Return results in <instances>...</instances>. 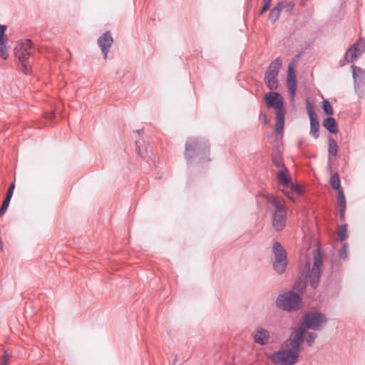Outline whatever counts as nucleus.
Masks as SVG:
<instances>
[{"label": "nucleus", "instance_id": "obj_1", "mask_svg": "<svg viewBox=\"0 0 365 365\" xmlns=\"http://www.w3.org/2000/svg\"><path fill=\"white\" fill-rule=\"evenodd\" d=\"M210 145L203 138L191 137L185 143V158L190 163L195 158H198V162L202 163L209 161Z\"/></svg>", "mask_w": 365, "mask_h": 365}, {"label": "nucleus", "instance_id": "obj_2", "mask_svg": "<svg viewBox=\"0 0 365 365\" xmlns=\"http://www.w3.org/2000/svg\"><path fill=\"white\" fill-rule=\"evenodd\" d=\"M268 108L276 110L274 129L277 133L282 134L285 123V110L282 96L277 92H269L264 96Z\"/></svg>", "mask_w": 365, "mask_h": 365}, {"label": "nucleus", "instance_id": "obj_3", "mask_svg": "<svg viewBox=\"0 0 365 365\" xmlns=\"http://www.w3.org/2000/svg\"><path fill=\"white\" fill-rule=\"evenodd\" d=\"M31 44V40L25 39L14 48L15 56L19 64V70L24 74H29L31 70V53L30 49Z\"/></svg>", "mask_w": 365, "mask_h": 365}, {"label": "nucleus", "instance_id": "obj_4", "mask_svg": "<svg viewBox=\"0 0 365 365\" xmlns=\"http://www.w3.org/2000/svg\"><path fill=\"white\" fill-rule=\"evenodd\" d=\"M327 322L324 314L319 312H311L305 313L302 318L299 328H302L307 334V329H310L314 331H319Z\"/></svg>", "mask_w": 365, "mask_h": 365}, {"label": "nucleus", "instance_id": "obj_5", "mask_svg": "<svg viewBox=\"0 0 365 365\" xmlns=\"http://www.w3.org/2000/svg\"><path fill=\"white\" fill-rule=\"evenodd\" d=\"M302 298L299 294L292 292H287L279 294L276 300V305L280 309L287 312L297 311L300 309Z\"/></svg>", "mask_w": 365, "mask_h": 365}, {"label": "nucleus", "instance_id": "obj_6", "mask_svg": "<svg viewBox=\"0 0 365 365\" xmlns=\"http://www.w3.org/2000/svg\"><path fill=\"white\" fill-rule=\"evenodd\" d=\"M274 254L273 269L278 274L285 272L287 266V252L279 242H274L272 246Z\"/></svg>", "mask_w": 365, "mask_h": 365}, {"label": "nucleus", "instance_id": "obj_7", "mask_svg": "<svg viewBox=\"0 0 365 365\" xmlns=\"http://www.w3.org/2000/svg\"><path fill=\"white\" fill-rule=\"evenodd\" d=\"M271 202L274 207L273 214L272 226L276 231H281L286 225L287 210L284 204L279 202L275 198H272Z\"/></svg>", "mask_w": 365, "mask_h": 365}, {"label": "nucleus", "instance_id": "obj_8", "mask_svg": "<svg viewBox=\"0 0 365 365\" xmlns=\"http://www.w3.org/2000/svg\"><path fill=\"white\" fill-rule=\"evenodd\" d=\"M322 265V254L319 248H317L314 253V262L312 269L306 276V278L309 281L310 285L312 288L315 289L319 284L321 276V267Z\"/></svg>", "mask_w": 365, "mask_h": 365}, {"label": "nucleus", "instance_id": "obj_9", "mask_svg": "<svg viewBox=\"0 0 365 365\" xmlns=\"http://www.w3.org/2000/svg\"><path fill=\"white\" fill-rule=\"evenodd\" d=\"M305 331L302 328H297L290 335L289 338L287 339L284 345L287 349L293 351L299 356L301 351V346L304 341Z\"/></svg>", "mask_w": 365, "mask_h": 365}, {"label": "nucleus", "instance_id": "obj_10", "mask_svg": "<svg viewBox=\"0 0 365 365\" xmlns=\"http://www.w3.org/2000/svg\"><path fill=\"white\" fill-rule=\"evenodd\" d=\"M299 356L288 349L274 352L269 357L272 361L279 365H294Z\"/></svg>", "mask_w": 365, "mask_h": 365}, {"label": "nucleus", "instance_id": "obj_11", "mask_svg": "<svg viewBox=\"0 0 365 365\" xmlns=\"http://www.w3.org/2000/svg\"><path fill=\"white\" fill-rule=\"evenodd\" d=\"M365 51V41L361 39L353 44L346 52L345 59L352 63L357 57Z\"/></svg>", "mask_w": 365, "mask_h": 365}, {"label": "nucleus", "instance_id": "obj_12", "mask_svg": "<svg viewBox=\"0 0 365 365\" xmlns=\"http://www.w3.org/2000/svg\"><path fill=\"white\" fill-rule=\"evenodd\" d=\"M307 110L310 120V135L315 139H317L319 136V123L317 115L314 112L312 104L309 101L307 102Z\"/></svg>", "mask_w": 365, "mask_h": 365}, {"label": "nucleus", "instance_id": "obj_13", "mask_svg": "<svg viewBox=\"0 0 365 365\" xmlns=\"http://www.w3.org/2000/svg\"><path fill=\"white\" fill-rule=\"evenodd\" d=\"M113 43V38L110 31L105 32L98 39V44L101 48V52L105 60L108 58V53Z\"/></svg>", "mask_w": 365, "mask_h": 365}, {"label": "nucleus", "instance_id": "obj_14", "mask_svg": "<svg viewBox=\"0 0 365 365\" xmlns=\"http://www.w3.org/2000/svg\"><path fill=\"white\" fill-rule=\"evenodd\" d=\"M356 89H359L365 85V70L355 65L351 66Z\"/></svg>", "mask_w": 365, "mask_h": 365}, {"label": "nucleus", "instance_id": "obj_15", "mask_svg": "<svg viewBox=\"0 0 365 365\" xmlns=\"http://www.w3.org/2000/svg\"><path fill=\"white\" fill-rule=\"evenodd\" d=\"M287 88L292 97H294L297 91V79L294 65L289 63L288 66V76L287 79Z\"/></svg>", "mask_w": 365, "mask_h": 365}, {"label": "nucleus", "instance_id": "obj_16", "mask_svg": "<svg viewBox=\"0 0 365 365\" xmlns=\"http://www.w3.org/2000/svg\"><path fill=\"white\" fill-rule=\"evenodd\" d=\"M269 337V332L268 330L261 327H258L256 329V333L254 335V341L255 343L262 346L268 342Z\"/></svg>", "mask_w": 365, "mask_h": 365}, {"label": "nucleus", "instance_id": "obj_17", "mask_svg": "<svg viewBox=\"0 0 365 365\" xmlns=\"http://www.w3.org/2000/svg\"><path fill=\"white\" fill-rule=\"evenodd\" d=\"M282 66V61L280 58H277L275 60L272 61L268 66L265 76H277Z\"/></svg>", "mask_w": 365, "mask_h": 365}, {"label": "nucleus", "instance_id": "obj_18", "mask_svg": "<svg viewBox=\"0 0 365 365\" xmlns=\"http://www.w3.org/2000/svg\"><path fill=\"white\" fill-rule=\"evenodd\" d=\"M283 8H284V1H280L270 11L269 19L272 23H274L278 20Z\"/></svg>", "mask_w": 365, "mask_h": 365}, {"label": "nucleus", "instance_id": "obj_19", "mask_svg": "<svg viewBox=\"0 0 365 365\" xmlns=\"http://www.w3.org/2000/svg\"><path fill=\"white\" fill-rule=\"evenodd\" d=\"M323 125L330 133L336 134L338 131L336 122L332 117L325 118Z\"/></svg>", "mask_w": 365, "mask_h": 365}, {"label": "nucleus", "instance_id": "obj_20", "mask_svg": "<svg viewBox=\"0 0 365 365\" xmlns=\"http://www.w3.org/2000/svg\"><path fill=\"white\" fill-rule=\"evenodd\" d=\"M264 82L267 87L272 91L276 90L278 88L279 82L277 80V76L264 75Z\"/></svg>", "mask_w": 365, "mask_h": 365}, {"label": "nucleus", "instance_id": "obj_21", "mask_svg": "<svg viewBox=\"0 0 365 365\" xmlns=\"http://www.w3.org/2000/svg\"><path fill=\"white\" fill-rule=\"evenodd\" d=\"M329 185L331 187L336 191L341 190L340 185V179L337 173H334L329 179Z\"/></svg>", "mask_w": 365, "mask_h": 365}, {"label": "nucleus", "instance_id": "obj_22", "mask_svg": "<svg viewBox=\"0 0 365 365\" xmlns=\"http://www.w3.org/2000/svg\"><path fill=\"white\" fill-rule=\"evenodd\" d=\"M328 144H329V148H328V153L329 155L336 156L337 155V144L336 142L334 140V139L329 136L328 138Z\"/></svg>", "mask_w": 365, "mask_h": 365}, {"label": "nucleus", "instance_id": "obj_23", "mask_svg": "<svg viewBox=\"0 0 365 365\" xmlns=\"http://www.w3.org/2000/svg\"><path fill=\"white\" fill-rule=\"evenodd\" d=\"M288 172V170H278L277 171V179L280 182V183L283 185H287L290 183L291 180L286 176V173Z\"/></svg>", "mask_w": 365, "mask_h": 365}, {"label": "nucleus", "instance_id": "obj_24", "mask_svg": "<svg viewBox=\"0 0 365 365\" xmlns=\"http://www.w3.org/2000/svg\"><path fill=\"white\" fill-rule=\"evenodd\" d=\"M347 225H341L340 227H339V230L337 232V235H338V240L341 242H342L343 241H344L346 237H347V235H346V232H347Z\"/></svg>", "mask_w": 365, "mask_h": 365}, {"label": "nucleus", "instance_id": "obj_25", "mask_svg": "<svg viewBox=\"0 0 365 365\" xmlns=\"http://www.w3.org/2000/svg\"><path fill=\"white\" fill-rule=\"evenodd\" d=\"M337 205L339 207H346V198L343 190L337 191Z\"/></svg>", "mask_w": 365, "mask_h": 365}, {"label": "nucleus", "instance_id": "obj_26", "mask_svg": "<svg viewBox=\"0 0 365 365\" xmlns=\"http://www.w3.org/2000/svg\"><path fill=\"white\" fill-rule=\"evenodd\" d=\"M322 109L324 112V113L327 115H331L333 114V109L332 107L327 100H324L322 101Z\"/></svg>", "mask_w": 365, "mask_h": 365}, {"label": "nucleus", "instance_id": "obj_27", "mask_svg": "<svg viewBox=\"0 0 365 365\" xmlns=\"http://www.w3.org/2000/svg\"><path fill=\"white\" fill-rule=\"evenodd\" d=\"M9 46L7 44H1L0 45V57L6 60L9 57Z\"/></svg>", "mask_w": 365, "mask_h": 365}, {"label": "nucleus", "instance_id": "obj_28", "mask_svg": "<svg viewBox=\"0 0 365 365\" xmlns=\"http://www.w3.org/2000/svg\"><path fill=\"white\" fill-rule=\"evenodd\" d=\"M272 160L273 163L275 165L277 168H279V170H287V168L285 167L284 162L280 157H274L272 158Z\"/></svg>", "mask_w": 365, "mask_h": 365}, {"label": "nucleus", "instance_id": "obj_29", "mask_svg": "<svg viewBox=\"0 0 365 365\" xmlns=\"http://www.w3.org/2000/svg\"><path fill=\"white\" fill-rule=\"evenodd\" d=\"M348 246L346 243L343 244L342 247L339 251V256L344 259H346L348 258Z\"/></svg>", "mask_w": 365, "mask_h": 365}, {"label": "nucleus", "instance_id": "obj_30", "mask_svg": "<svg viewBox=\"0 0 365 365\" xmlns=\"http://www.w3.org/2000/svg\"><path fill=\"white\" fill-rule=\"evenodd\" d=\"M317 334H315L314 332H308L307 333V336L306 338V342L309 346H312L315 339L317 338Z\"/></svg>", "mask_w": 365, "mask_h": 365}, {"label": "nucleus", "instance_id": "obj_31", "mask_svg": "<svg viewBox=\"0 0 365 365\" xmlns=\"http://www.w3.org/2000/svg\"><path fill=\"white\" fill-rule=\"evenodd\" d=\"M11 356L6 351H4V355L2 356L0 360V365H8V363L11 359Z\"/></svg>", "mask_w": 365, "mask_h": 365}, {"label": "nucleus", "instance_id": "obj_32", "mask_svg": "<svg viewBox=\"0 0 365 365\" xmlns=\"http://www.w3.org/2000/svg\"><path fill=\"white\" fill-rule=\"evenodd\" d=\"M140 144H141V140H137L135 141V146H136V151L138 152V154L140 156V157H144L143 155V153L142 151V150L140 149Z\"/></svg>", "mask_w": 365, "mask_h": 365}, {"label": "nucleus", "instance_id": "obj_33", "mask_svg": "<svg viewBox=\"0 0 365 365\" xmlns=\"http://www.w3.org/2000/svg\"><path fill=\"white\" fill-rule=\"evenodd\" d=\"M14 187H15L14 182H12L10 185V186H9L8 190H7L6 195V197L11 198V197L13 195Z\"/></svg>", "mask_w": 365, "mask_h": 365}, {"label": "nucleus", "instance_id": "obj_34", "mask_svg": "<svg viewBox=\"0 0 365 365\" xmlns=\"http://www.w3.org/2000/svg\"><path fill=\"white\" fill-rule=\"evenodd\" d=\"M291 191L296 192L297 194H301V188L298 185L292 184Z\"/></svg>", "mask_w": 365, "mask_h": 365}, {"label": "nucleus", "instance_id": "obj_35", "mask_svg": "<svg viewBox=\"0 0 365 365\" xmlns=\"http://www.w3.org/2000/svg\"><path fill=\"white\" fill-rule=\"evenodd\" d=\"M259 118L263 120L264 125H267L269 122L267 115L265 113H260Z\"/></svg>", "mask_w": 365, "mask_h": 365}, {"label": "nucleus", "instance_id": "obj_36", "mask_svg": "<svg viewBox=\"0 0 365 365\" xmlns=\"http://www.w3.org/2000/svg\"><path fill=\"white\" fill-rule=\"evenodd\" d=\"M1 44L8 45V37L6 35L0 36V45Z\"/></svg>", "mask_w": 365, "mask_h": 365}, {"label": "nucleus", "instance_id": "obj_37", "mask_svg": "<svg viewBox=\"0 0 365 365\" xmlns=\"http://www.w3.org/2000/svg\"><path fill=\"white\" fill-rule=\"evenodd\" d=\"M339 217L341 220H344L346 207H339Z\"/></svg>", "mask_w": 365, "mask_h": 365}, {"label": "nucleus", "instance_id": "obj_38", "mask_svg": "<svg viewBox=\"0 0 365 365\" xmlns=\"http://www.w3.org/2000/svg\"><path fill=\"white\" fill-rule=\"evenodd\" d=\"M294 289H298V290L303 289L304 288V284L303 283L299 282H297L294 284Z\"/></svg>", "mask_w": 365, "mask_h": 365}, {"label": "nucleus", "instance_id": "obj_39", "mask_svg": "<svg viewBox=\"0 0 365 365\" xmlns=\"http://www.w3.org/2000/svg\"><path fill=\"white\" fill-rule=\"evenodd\" d=\"M269 9V6L263 4L262 9L259 11V15H262Z\"/></svg>", "mask_w": 365, "mask_h": 365}, {"label": "nucleus", "instance_id": "obj_40", "mask_svg": "<svg viewBox=\"0 0 365 365\" xmlns=\"http://www.w3.org/2000/svg\"><path fill=\"white\" fill-rule=\"evenodd\" d=\"M11 198L6 197L4 200L3 201V203H2L1 206L6 207L8 208V207L9 205V203H10V201H11Z\"/></svg>", "mask_w": 365, "mask_h": 365}, {"label": "nucleus", "instance_id": "obj_41", "mask_svg": "<svg viewBox=\"0 0 365 365\" xmlns=\"http://www.w3.org/2000/svg\"><path fill=\"white\" fill-rule=\"evenodd\" d=\"M6 30V26L0 25V36H5V31Z\"/></svg>", "mask_w": 365, "mask_h": 365}, {"label": "nucleus", "instance_id": "obj_42", "mask_svg": "<svg viewBox=\"0 0 365 365\" xmlns=\"http://www.w3.org/2000/svg\"><path fill=\"white\" fill-rule=\"evenodd\" d=\"M286 6V8H287V11H290L292 9V8L294 7V4L292 3V2H289V3H286L284 2V6Z\"/></svg>", "mask_w": 365, "mask_h": 365}, {"label": "nucleus", "instance_id": "obj_43", "mask_svg": "<svg viewBox=\"0 0 365 365\" xmlns=\"http://www.w3.org/2000/svg\"><path fill=\"white\" fill-rule=\"evenodd\" d=\"M7 209L8 208L6 207L1 206V207H0V217L3 216L6 213Z\"/></svg>", "mask_w": 365, "mask_h": 365}, {"label": "nucleus", "instance_id": "obj_44", "mask_svg": "<svg viewBox=\"0 0 365 365\" xmlns=\"http://www.w3.org/2000/svg\"><path fill=\"white\" fill-rule=\"evenodd\" d=\"M272 2V0H263V4L265 5H268L270 6V4Z\"/></svg>", "mask_w": 365, "mask_h": 365}, {"label": "nucleus", "instance_id": "obj_45", "mask_svg": "<svg viewBox=\"0 0 365 365\" xmlns=\"http://www.w3.org/2000/svg\"><path fill=\"white\" fill-rule=\"evenodd\" d=\"M302 143H303V140H299L298 141V143H297L298 147L300 148L302 146Z\"/></svg>", "mask_w": 365, "mask_h": 365}, {"label": "nucleus", "instance_id": "obj_46", "mask_svg": "<svg viewBox=\"0 0 365 365\" xmlns=\"http://www.w3.org/2000/svg\"><path fill=\"white\" fill-rule=\"evenodd\" d=\"M136 132L139 134V135H141L143 133V129H140V130H137Z\"/></svg>", "mask_w": 365, "mask_h": 365}, {"label": "nucleus", "instance_id": "obj_47", "mask_svg": "<svg viewBox=\"0 0 365 365\" xmlns=\"http://www.w3.org/2000/svg\"><path fill=\"white\" fill-rule=\"evenodd\" d=\"M287 195L288 196V197H289L292 201H294V199L292 198V196L289 195V192H287Z\"/></svg>", "mask_w": 365, "mask_h": 365}]
</instances>
